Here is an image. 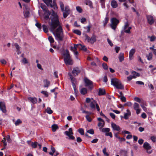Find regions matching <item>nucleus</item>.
I'll use <instances>...</instances> for the list:
<instances>
[{"label":"nucleus","mask_w":156,"mask_h":156,"mask_svg":"<svg viewBox=\"0 0 156 156\" xmlns=\"http://www.w3.org/2000/svg\"><path fill=\"white\" fill-rule=\"evenodd\" d=\"M52 12L49 21L50 30L55 36V39L58 41H63L64 37L62 29L60 25L57 14L53 10Z\"/></svg>","instance_id":"f257e3e1"},{"label":"nucleus","mask_w":156,"mask_h":156,"mask_svg":"<svg viewBox=\"0 0 156 156\" xmlns=\"http://www.w3.org/2000/svg\"><path fill=\"white\" fill-rule=\"evenodd\" d=\"M111 84L113 85L117 89L122 90L124 89V86L121 81L115 78H112L111 79Z\"/></svg>","instance_id":"f03ea898"},{"label":"nucleus","mask_w":156,"mask_h":156,"mask_svg":"<svg viewBox=\"0 0 156 156\" xmlns=\"http://www.w3.org/2000/svg\"><path fill=\"white\" fill-rule=\"evenodd\" d=\"M64 61L66 65H72L73 64L72 60L68 51L67 50L65 53L64 55Z\"/></svg>","instance_id":"7ed1b4c3"},{"label":"nucleus","mask_w":156,"mask_h":156,"mask_svg":"<svg viewBox=\"0 0 156 156\" xmlns=\"http://www.w3.org/2000/svg\"><path fill=\"white\" fill-rule=\"evenodd\" d=\"M44 2L46 3L48 6H50L51 8H53L55 9H58L57 5L55 1L53 0H43Z\"/></svg>","instance_id":"20e7f679"},{"label":"nucleus","mask_w":156,"mask_h":156,"mask_svg":"<svg viewBox=\"0 0 156 156\" xmlns=\"http://www.w3.org/2000/svg\"><path fill=\"white\" fill-rule=\"evenodd\" d=\"M84 82L85 86L87 87L89 89L91 90L94 86L93 82L87 78L84 79Z\"/></svg>","instance_id":"39448f33"},{"label":"nucleus","mask_w":156,"mask_h":156,"mask_svg":"<svg viewBox=\"0 0 156 156\" xmlns=\"http://www.w3.org/2000/svg\"><path fill=\"white\" fill-rule=\"evenodd\" d=\"M110 26L111 28L115 30L119 23V21L115 18H112L111 19Z\"/></svg>","instance_id":"423d86ee"},{"label":"nucleus","mask_w":156,"mask_h":156,"mask_svg":"<svg viewBox=\"0 0 156 156\" xmlns=\"http://www.w3.org/2000/svg\"><path fill=\"white\" fill-rule=\"evenodd\" d=\"M91 99L93 100V101L91 102L90 103V107L92 110H95L96 106L97 111L99 112L100 111V109L96 101L94 100H93V98H91Z\"/></svg>","instance_id":"0eeeda50"},{"label":"nucleus","mask_w":156,"mask_h":156,"mask_svg":"<svg viewBox=\"0 0 156 156\" xmlns=\"http://www.w3.org/2000/svg\"><path fill=\"white\" fill-rule=\"evenodd\" d=\"M41 8L44 11L46 12V13H47V16H45V19L46 20H47L48 19L49 16L51 13V15L52 14V10L53 11V10H51V12H50L49 10H48L47 8V7L46 6L44 5H43V4H41Z\"/></svg>","instance_id":"6e6552de"},{"label":"nucleus","mask_w":156,"mask_h":156,"mask_svg":"<svg viewBox=\"0 0 156 156\" xmlns=\"http://www.w3.org/2000/svg\"><path fill=\"white\" fill-rule=\"evenodd\" d=\"M85 39L88 42L93 44L96 41V36L94 34H93L90 38L87 34H85Z\"/></svg>","instance_id":"1a4fd4ad"},{"label":"nucleus","mask_w":156,"mask_h":156,"mask_svg":"<svg viewBox=\"0 0 156 156\" xmlns=\"http://www.w3.org/2000/svg\"><path fill=\"white\" fill-rule=\"evenodd\" d=\"M23 13L26 18L28 17L30 15V8L29 6L25 5H23Z\"/></svg>","instance_id":"9d476101"},{"label":"nucleus","mask_w":156,"mask_h":156,"mask_svg":"<svg viewBox=\"0 0 156 156\" xmlns=\"http://www.w3.org/2000/svg\"><path fill=\"white\" fill-rule=\"evenodd\" d=\"M148 23L150 25H152L156 21V19L155 17L150 15H147L146 16Z\"/></svg>","instance_id":"9b49d317"},{"label":"nucleus","mask_w":156,"mask_h":156,"mask_svg":"<svg viewBox=\"0 0 156 156\" xmlns=\"http://www.w3.org/2000/svg\"><path fill=\"white\" fill-rule=\"evenodd\" d=\"M64 133L67 136H69V139L70 140H73L75 139L74 137L72 135L73 133L72 131V129L70 128L69 129V131H66Z\"/></svg>","instance_id":"f8f14e48"},{"label":"nucleus","mask_w":156,"mask_h":156,"mask_svg":"<svg viewBox=\"0 0 156 156\" xmlns=\"http://www.w3.org/2000/svg\"><path fill=\"white\" fill-rule=\"evenodd\" d=\"M143 147L147 150V153L150 154L152 153V150H150L151 149V147L148 143L145 142L143 144Z\"/></svg>","instance_id":"ddd939ff"},{"label":"nucleus","mask_w":156,"mask_h":156,"mask_svg":"<svg viewBox=\"0 0 156 156\" xmlns=\"http://www.w3.org/2000/svg\"><path fill=\"white\" fill-rule=\"evenodd\" d=\"M134 109L136 111V113L137 115L139 114L141 111V109L140 108L138 104L136 103H134L133 106Z\"/></svg>","instance_id":"4468645a"},{"label":"nucleus","mask_w":156,"mask_h":156,"mask_svg":"<svg viewBox=\"0 0 156 156\" xmlns=\"http://www.w3.org/2000/svg\"><path fill=\"white\" fill-rule=\"evenodd\" d=\"M136 52V49L135 48L132 49L129 52V58L130 60H132L133 58V55Z\"/></svg>","instance_id":"2eb2a0df"},{"label":"nucleus","mask_w":156,"mask_h":156,"mask_svg":"<svg viewBox=\"0 0 156 156\" xmlns=\"http://www.w3.org/2000/svg\"><path fill=\"white\" fill-rule=\"evenodd\" d=\"M131 115V112L130 111L129 109H127L126 110V113H124L123 118L125 119H127Z\"/></svg>","instance_id":"dca6fc26"},{"label":"nucleus","mask_w":156,"mask_h":156,"mask_svg":"<svg viewBox=\"0 0 156 156\" xmlns=\"http://www.w3.org/2000/svg\"><path fill=\"white\" fill-rule=\"evenodd\" d=\"M111 126L113 130H114L119 131L120 130V127L119 126L116 125L115 123H112L111 124Z\"/></svg>","instance_id":"f3484780"},{"label":"nucleus","mask_w":156,"mask_h":156,"mask_svg":"<svg viewBox=\"0 0 156 156\" xmlns=\"http://www.w3.org/2000/svg\"><path fill=\"white\" fill-rule=\"evenodd\" d=\"M0 109L3 113L6 112L5 107L4 103L0 102Z\"/></svg>","instance_id":"a211bd4d"},{"label":"nucleus","mask_w":156,"mask_h":156,"mask_svg":"<svg viewBox=\"0 0 156 156\" xmlns=\"http://www.w3.org/2000/svg\"><path fill=\"white\" fill-rule=\"evenodd\" d=\"M27 99L33 104L36 103L37 102V99L35 98L28 97Z\"/></svg>","instance_id":"6ab92c4d"},{"label":"nucleus","mask_w":156,"mask_h":156,"mask_svg":"<svg viewBox=\"0 0 156 156\" xmlns=\"http://www.w3.org/2000/svg\"><path fill=\"white\" fill-rule=\"evenodd\" d=\"M80 71L79 70V68H74L72 71V73L74 76H76L77 75L78 73H80Z\"/></svg>","instance_id":"aec40b11"},{"label":"nucleus","mask_w":156,"mask_h":156,"mask_svg":"<svg viewBox=\"0 0 156 156\" xmlns=\"http://www.w3.org/2000/svg\"><path fill=\"white\" fill-rule=\"evenodd\" d=\"M111 5L112 7L114 8H116L118 6L117 2L114 0H112L111 2Z\"/></svg>","instance_id":"412c9836"},{"label":"nucleus","mask_w":156,"mask_h":156,"mask_svg":"<svg viewBox=\"0 0 156 156\" xmlns=\"http://www.w3.org/2000/svg\"><path fill=\"white\" fill-rule=\"evenodd\" d=\"M146 57L148 60H151L153 58V54L151 52H149L148 54L146 55Z\"/></svg>","instance_id":"4be33fe9"},{"label":"nucleus","mask_w":156,"mask_h":156,"mask_svg":"<svg viewBox=\"0 0 156 156\" xmlns=\"http://www.w3.org/2000/svg\"><path fill=\"white\" fill-rule=\"evenodd\" d=\"M99 129H101L102 132L106 133L109 132L110 130V129L108 128H100Z\"/></svg>","instance_id":"5701e85b"},{"label":"nucleus","mask_w":156,"mask_h":156,"mask_svg":"<svg viewBox=\"0 0 156 156\" xmlns=\"http://www.w3.org/2000/svg\"><path fill=\"white\" fill-rule=\"evenodd\" d=\"M87 89L85 88H83L80 90V92L82 94L85 95L87 93Z\"/></svg>","instance_id":"b1692460"},{"label":"nucleus","mask_w":156,"mask_h":156,"mask_svg":"<svg viewBox=\"0 0 156 156\" xmlns=\"http://www.w3.org/2000/svg\"><path fill=\"white\" fill-rule=\"evenodd\" d=\"M44 87H48L50 84V82L47 80H44Z\"/></svg>","instance_id":"393cba45"},{"label":"nucleus","mask_w":156,"mask_h":156,"mask_svg":"<svg viewBox=\"0 0 156 156\" xmlns=\"http://www.w3.org/2000/svg\"><path fill=\"white\" fill-rule=\"evenodd\" d=\"M51 128L52 131L53 132H55L57 129H58V127L57 125L54 124L52 125Z\"/></svg>","instance_id":"a878e982"},{"label":"nucleus","mask_w":156,"mask_h":156,"mask_svg":"<svg viewBox=\"0 0 156 156\" xmlns=\"http://www.w3.org/2000/svg\"><path fill=\"white\" fill-rule=\"evenodd\" d=\"M132 74L133 75V78H136L137 77L139 76H140V74L134 71H132Z\"/></svg>","instance_id":"bb28decb"},{"label":"nucleus","mask_w":156,"mask_h":156,"mask_svg":"<svg viewBox=\"0 0 156 156\" xmlns=\"http://www.w3.org/2000/svg\"><path fill=\"white\" fill-rule=\"evenodd\" d=\"M119 59L120 62H122L124 60V54L121 53L119 55Z\"/></svg>","instance_id":"cd10ccee"},{"label":"nucleus","mask_w":156,"mask_h":156,"mask_svg":"<svg viewBox=\"0 0 156 156\" xmlns=\"http://www.w3.org/2000/svg\"><path fill=\"white\" fill-rule=\"evenodd\" d=\"M105 90L100 89L99 90L98 94L99 95H102L105 94Z\"/></svg>","instance_id":"c85d7f7f"},{"label":"nucleus","mask_w":156,"mask_h":156,"mask_svg":"<svg viewBox=\"0 0 156 156\" xmlns=\"http://www.w3.org/2000/svg\"><path fill=\"white\" fill-rule=\"evenodd\" d=\"M45 110L47 113L49 114H51L53 112V111L51 109L50 107H48Z\"/></svg>","instance_id":"c756f323"},{"label":"nucleus","mask_w":156,"mask_h":156,"mask_svg":"<svg viewBox=\"0 0 156 156\" xmlns=\"http://www.w3.org/2000/svg\"><path fill=\"white\" fill-rule=\"evenodd\" d=\"M14 45L15 47L17 50V52L18 54H19V52L20 49V47L19 46V45L17 43H15Z\"/></svg>","instance_id":"7c9ffc66"},{"label":"nucleus","mask_w":156,"mask_h":156,"mask_svg":"<svg viewBox=\"0 0 156 156\" xmlns=\"http://www.w3.org/2000/svg\"><path fill=\"white\" fill-rule=\"evenodd\" d=\"M79 46V44H74V47H71V50L74 52V51L77 50V48Z\"/></svg>","instance_id":"2f4dec72"},{"label":"nucleus","mask_w":156,"mask_h":156,"mask_svg":"<svg viewBox=\"0 0 156 156\" xmlns=\"http://www.w3.org/2000/svg\"><path fill=\"white\" fill-rule=\"evenodd\" d=\"M69 75L70 76V78L71 80V81L72 83H75L76 82V79L75 78H73L71 74H69Z\"/></svg>","instance_id":"473e14b6"},{"label":"nucleus","mask_w":156,"mask_h":156,"mask_svg":"<svg viewBox=\"0 0 156 156\" xmlns=\"http://www.w3.org/2000/svg\"><path fill=\"white\" fill-rule=\"evenodd\" d=\"M79 46H80V48L81 49V50H83L84 51H86L87 50V48H86V47L84 45H82L81 44H79Z\"/></svg>","instance_id":"72a5a7b5"},{"label":"nucleus","mask_w":156,"mask_h":156,"mask_svg":"<svg viewBox=\"0 0 156 156\" xmlns=\"http://www.w3.org/2000/svg\"><path fill=\"white\" fill-rule=\"evenodd\" d=\"M41 93L44 95L45 97H48V93L46 91H42L41 92Z\"/></svg>","instance_id":"f704fd0d"},{"label":"nucleus","mask_w":156,"mask_h":156,"mask_svg":"<svg viewBox=\"0 0 156 156\" xmlns=\"http://www.w3.org/2000/svg\"><path fill=\"white\" fill-rule=\"evenodd\" d=\"M106 148L104 147L102 150L105 156H109V154L106 152Z\"/></svg>","instance_id":"c9c22d12"},{"label":"nucleus","mask_w":156,"mask_h":156,"mask_svg":"<svg viewBox=\"0 0 156 156\" xmlns=\"http://www.w3.org/2000/svg\"><path fill=\"white\" fill-rule=\"evenodd\" d=\"M148 38H150V41L151 42L154 41L156 39V37L154 35H152L151 37L148 36Z\"/></svg>","instance_id":"e433bc0d"},{"label":"nucleus","mask_w":156,"mask_h":156,"mask_svg":"<svg viewBox=\"0 0 156 156\" xmlns=\"http://www.w3.org/2000/svg\"><path fill=\"white\" fill-rule=\"evenodd\" d=\"M22 122L20 119H18L15 122V124L16 126L19 125L20 124L22 123Z\"/></svg>","instance_id":"4c0bfd02"},{"label":"nucleus","mask_w":156,"mask_h":156,"mask_svg":"<svg viewBox=\"0 0 156 156\" xmlns=\"http://www.w3.org/2000/svg\"><path fill=\"white\" fill-rule=\"evenodd\" d=\"M73 33L79 35H80L81 34V32L80 31L78 30H74L73 31Z\"/></svg>","instance_id":"58836bf2"},{"label":"nucleus","mask_w":156,"mask_h":156,"mask_svg":"<svg viewBox=\"0 0 156 156\" xmlns=\"http://www.w3.org/2000/svg\"><path fill=\"white\" fill-rule=\"evenodd\" d=\"M131 28H132L131 27H129L127 29H126V30H124V32L126 33H130V30L131 29Z\"/></svg>","instance_id":"ea45409f"},{"label":"nucleus","mask_w":156,"mask_h":156,"mask_svg":"<svg viewBox=\"0 0 156 156\" xmlns=\"http://www.w3.org/2000/svg\"><path fill=\"white\" fill-rule=\"evenodd\" d=\"M60 5L61 8V10L63 12L64 11V5L63 2H60Z\"/></svg>","instance_id":"a19ab883"},{"label":"nucleus","mask_w":156,"mask_h":156,"mask_svg":"<svg viewBox=\"0 0 156 156\" xmlns=\"http://www.w3.org/2000/svg\"><path fill=\"white\" fill-rule=\"evenodd\" d=\"M48 39L50 43H52L54 42V39L52 36H49Z\"/></svg>","instance_id":"79ce46f5"},{"label":"nucleus","mask_w":156,"mask_h":156,"mask_svg":"<svg viewBox=\"0 0 156 156\" xmlns=\"http://www.w3.org/2000/svg\"><path fill=\"white\" fill-rule=\"evenodd\" d=\"M102 67L105 70H108V66L106 63H103L102 64Z\"/></svg>","instance_id":"37998d69"},{"label":"nucleus","mask_w":156,"mask_h":156,"mask_svg":"<svg viewBox=\"0 0 156 156\" xmlns=\"http://www.w3.org/2000/svg\"><path fill=\"white\" fill-rule=\"evenodd\" d=\"M43 28L44 32L45 33L48 32V29L47 27L46 26L44 25H43Z\"/></svg>","instance_id":"c03bdc74"},{"label":"nucleus","mask_w":156,"mask_h":156,"mask_svg":"<svg viewBox=\"0 0 156 156\" xmlns=\"http://www.w3.org/2000/svg\"><path fill=\"white\" fill-rule=\"evenodd\" d=\"M77 11L79 13H81L82 12V9L79 6H76V7Z\"/></svg>","instance_id":"a18cd8bd"},{"label":"nucleus","mask_w":156,"mask_h":156,"mask_svg":"<svg viewBox=\"0 0 156 156\" xmlns=\"http://www.w3.org/2000/svg\"><path fill=\"white\" fill-rule=\"evenodd\" d=\"M79 133L82 135L84 134V131L83 129L82 128L79 129L78 130Z\"/></svg>","instance_id":"49530a36"},{"label":"nucleus","mask_w":156,"mask_h":156,"mask_svg":"<svg viewBox=\"0 0 156 156\" xmlns=\"http://www.w3.org/2000/svg\"><path fill=\"white\" fill-rule=\"evenodd\" d=\"M86 118L87 120L89 122H91L92 121V119L91 117L89 116V115H87L86 116Z\"/></svg>","instance_id":"de8ad7c7"},{"label":"nucleus","mask_w":156,"mask_h":156,"mask_svg":"<svg viewBox=\"0 0 156 156\" xmlns=\"http://www.w3.org/2000/svg\"><path fill=\"white\" fill-rule=\"evenodd\" d=\"M104 122H100L98 123V126L100 127V128H101L102 127H103L104 126Z\"/></svg>","instance_id":"09e8293b"},{"label":"nucleus","mask_w":156,"mask_h":156,"mask_svg":"<svg viewBox=\"0 0 156 156\" xmlns=\"http://www.w3.org/2000/svg\"><path fill=\"white\" fill-rule=\"evenodd\" d=\"M65 12L68 13H70V10L69 6H66L65 7Z\"/></svg>","instance_id":"8fccbe9b"},{"label":"nucleus","mask_w":156,"mask_h":156,"mask_svg":"<svg viewBox=\"0 0 156 156\" xmlns=\"http://www.w3.org/2000/svg\"><path fill=\"white\" fill-rule=\"evenodd\" d=\"M108 17H106L105 21L104 22V25L105 26L107 23H108Z\"/></svg>","instance_id":"3c124183"},{"label":"nucleus","mask_w":156,"mask_h":156,"mask_svg":"<svg viewBox=\"0 0 156 156\" xmlns=\"http://www.w3.org/2000/svg\"><path fill=\"white\" fill-rule=\"evenodd\" d=\"M87 132L91 134H93L94 133V131L93 129H90L87 131Z\"/></svg>","instance_id":"603ef678"},{"label":"nucleus","mask_w":156,"mask_h":156,"mask_svg":"<svg viewBox=\"0 0 156 156\" xmlns=\"http://www.w3.org/2000/svg\"><path fill=\"white\" fill-rule=\"evenodd\" d=\"M151 140L153 142H155L156 141V137L155 136H152L151 137Z\"/></svg>","instance_id":"864d4df0"},{"label":"nucleus","mask_w":156,"mask_h":156,"mask_svg":"<svg viewBox=\"0 0 156 156\" xmlns=\"http://www.w3.org/2000/svg\"><path fill=\"white\" fill-rule=\"evenodd\" d=\"M107 40L108 42V43L109 44L110 46L111 47L113 45V44L111 41L110 40L109 38H107Z\"/></svg>","instance_id":"5fc2aeb1"},{"label":"nucleus","mask_w":156,"mask_h":156,"mask_svg":"<svg viewBox=\"0 0 156 156\" xmlns=\"http://www.w3.org/2000/svg\"><path fill=\"white\" fill-rule=\"evenodd\" d=\"M109 115H110V116L111 117L112 119H115V115L114 113H110Z\"/></svg>","instance_id":"6e6d98bb"},{"label":"nucleus","mask_w":156,"mask_h":156,"mask_svg":"<svg viewBox=\"0 0 156 156\" xmlns=\"http://www.w3.org/2000/svg\"><path fill=\"white\" fill-rule=\"evenodd\" d=\"M121 100L123 102H126V98L124 96H122L120 98Z\"/></svg>","instance_id":"4d7b16f0"},{"label":"nucleus","mask_w":156,"mask_h":156,"mask_svg":"<svg viewBox=\"0 0 156 156\" xmlns=\"http://www.w3.org/2000/svg\"><path fill=\"white\" fill-rule=\"evenodd\" d=\"M105 135V136H110L111 138H112V134L111 132H108L106 133Z\"/></svg>","instance_id":"13d9d810"},{"label":"nucleus","mask_w":156,"mask_h":156,"mask_svg":"<svg viewBox=\"0 0 156 156\" xmlns=\"http://www.w3.org/2000/svg\"><path fill=\"white\" fill-rule=\"evenodd\" d=\"M69 13L67 12H64L63 13V16L64 18H66L67 16L69 14Z\"/></svg>","instance_id":"bf43d9fd"},{"label":"nucleus","mask_w":156,"mask_h":156,"mask_svg":"<svg viewBox=\"0 0 156 156\" xmlns=\"http://www.w3.org/2000/svg\"><path fill=\"white\" fill-rule=\"evenodd\" d=\"M141 117L145 119L147 118V115L144 112H143L141 115Z\"/></svg>","instance_id":"052dcab7"},{"label":"nucleus","mask_w":156,"mask_h":156,"mask_svg":"<svg viewBox=\"0 0 156 156\" xmlns=\"http://www.w3.org/2000/svg\"><path fill=\"white\" fill-rule=\"evenodd\" d=\"M31 145L32 147L35 148L37 147V143L35 142L33 143V142H32Z\"/></svg>","instance_id":"680f3d73"},{"label":"nucleus","mask_w":156,"mask_h":156,"mask_svg":"<svg viewBox=\"0 0 156 156\" xmlns=\"http://www.w3.org/2000/svg\"><path fill=\"white\" fill-rule=\"evenodd\" d=\"M129 24L128 22L126 23L123 27V29L126 30V29H127V28L129 27Z\"/></svg>","instance_id":"e2e57ef3"},{"label":"nucleus","mask_w":156,"mask_h":156,"mask_svg":"<svg viewBox=\"0 0 156 156\" xmlns=\"http://www.w3.org/2000/svg\"><path fill=\"white\" fill-rule=\"evenodd\" d=\"M134 100L139 102V103H140L141 102V100L140 99V98H138V97H135L134 98Z\"/></svg>","instance_id":"0e129e2a"},{"label":"nucleus","mask_w":156,"mask_h":156,"mask_svg":"<svg viewBox=\"0 0 156 156\" xmlns=\"http://www.w3.org/2000/svg\"><path fill=\"white\" fill-rule=\"evenodd\" d=\"M144 141L143 140L141 139L139 140L138 142L141 145L143 143Z\"/></svg>","instance_id":"69168bd1"},{"label":"nucleus","mask_w":156,"mask_h":156,"mask_svg":"<svg viewBox=\"0 0 156 156\" xmlns=\"http://www.w3.org/2000/svg\"><path fill=\"white\" fill-rule=\"evenodd\" d=\"M91 99L89 98H86V103H90L91 102Z\"/></svg>","instance_id":"338daca9"},{"label":"nucleus","mask_w":156,"mask_h":156,"mask_svg":"<svg viewBox=\"0 0 156 156\" xmlns=\"http://www.w3.org/2000/svg\"><path fill=\"white\" fill-rule=\"evenodd\" d=\"M6 140L9 142H10L11 141V140L10 139V136L9 135L7 136L6 138Z\"/></svg>","instance_id":"774afa93"}]
</instances>
